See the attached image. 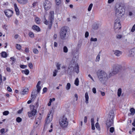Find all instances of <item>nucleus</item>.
Returning <instances> with one entry per match:
<instances>
[{
  "mask_svg": "<svg viewBox=\"0 0 135 135\" xmlns=\"http://www.w3.org/2000/svg\"><path fill=\"white\" fill-rule=\"evenodd\" d=\"M68 28L66 26L62 27L59 32L60 37L62 40L68 39L69 36Z\"/></svg>",
  "mask_w": 135,
  "mask_h": 135,
  "instance_id": "1",
  "label": "nucleus"
},
{
  "mask_svg": "<svg viewBox=\"0 0 135 135\" xmlns=\"http://www.w3.org/2000/svg\"><path fill=\"white\" fill-rule=\"evenodd\" d=\"M97 74L99 79L102 83H104V81L108 79L107 74L103 70H98Z\"/></svg>",
  "mask_w": 135,
  "mask_h": 135,
  "instance_id": "2",
  "label": "nucleus"
},
{
  "mask_svg": "<svg viewBox=\"0 0 135 135\" xmlns=\"http://www.w3.org/2000/svg\"><path fill=\"white\" fill-rule=\"evenodd\" d=\"M122 68L120 65L117 64H114L112 66L113 71L109 74V77L118 73L121 70Z\"/></svg>",
  "mask_w": 135,
  "mask_h": 135,
  "instance_id": "3",
  "label": "nucleus"
},
{
  "mask_svg": "<svg viewBox=\"0 0 135 135\" xmlns=\"http://www.w3.org/2000/svg\"><path fill=\"white\" fill-rule=\"evenodd\" d=\"M115 12L116 16L118 18H120L124 15L125 9L123 7L119 6L116 8Z\"/></svg>",
  "mask_w": 135,
  "mask_h": 135,
  "instance_id": "4",
  "label": "nucleus"
},
{
  "mask_svg": "<svg viewBox=\"0 0 135 135\" xmlns=\"http://www.w3.org/2000/svg\"><path fill=\"white\" fill-rule=\"evenodd\" d=\"M114 116L113 111L111 110L110 111L109 116L108 118L106 121V125L108 128L112 126L113 124V119Z\"/></svg>",
  "mask_w": 135,
  "mask_h": 135,
  "instance_id": "5",
  "label": "nucleus"
},
{
  "mask_svg": "<svg viewBox=\"0 0 135 135\" xmlns=\"http://www.w3.org/2000/svg\"><path fill=\"white\" fill-rule=\"evenodd\" d=\"M76 54V55L75 54V55H74L72 60L71 61V64L73 63L75 64V67L74 68V71H75L77 73H78L79 72V67L78 64H76V62L78 57V56L77 53Z\"/></svg>",
  "mask_w": 135,
  "mask_h": 135,
  "instance_id": "6",
  "label": "nucleus"
},
{
  "mask_svg": "<svg viewBox=\"0 0 135 135\" xmlns=\"http://www.w3.org/2000/svg\"><path fill=\"white\" fill-rule=\"evenodd\" d=\"M67 118L64 116L60 120L59 123L60 126L62 128H64L67 127L68 125V123L67 120Z\"/></svg>",
  "mask_w": 135,
  "mask_h": 135,
  "instance_id": "7",
  "label": "nucleus"
},
{
  "mask_svg": "<svg viewBox=\"0 0 135 135\" xmlns=\"http://www.w3.org/2000/svg\"><path fill=\"white\" fill-rule=\"evenodd\" d=\"M51 3L49 1L45 0L43 3V5L45 9L48 10L50 9L51 6Z\"/></svg>",
  "mask_w": 135,
  "mask_h": 135,
  "instance_id": "8",
  "label": "nucleus"
},
{
  "mask_svg": "<svg viewBox=\"0 0 135 135\" xmlns=\"http://www.w3.org/2000/svg\"><path fill=\"white\" fill-rule=\"evenodd\" d=\"M53 115L51 113L48 114L47 116L46 120V123L47 124L49 123L52 120Z\"/></svg>",
  "mask_w": 135,
  "mask_h": 135,
  "instance_id": "9",
  "label": "nucleus"
},
{
  "mask_svg": "<svg viewBox=\"0 0 135 135\" xmlns=\"http://www.w3.org/2000/svg\"><path fill=\"white\" fill-rule=\"evenodd\" d=\"M30 106L31 107H32L33 109L31 112H28V115L29 117H30L32 115H35L36 113L37 112L36 110L34 109L35 106L33 105H30Z\"/></svg>",
  "mask_w": 135,
  "mask_h": 135,
  "instance_id": "10",
  "label": "nucleus"
},
{
  "mask_svg": "<svg viewBox=\"0 0 135 135\" xmlns=\"http://www.w3.org/2000/svg\"><path fill=\"white\" fill-rule=\"evenodd\" d=\"M74 71V64H70L67 70V73L68 74L71 75Z\"/></svg>",
  "mask_w": 135,
  "mask_h": 135,
  "instance_id": "11",
  "label": "nucleus"
},
{
  "mask_svg": "<svg viewBox=\"0 0 135 135\" xmlns=\"http://www.w3.org/2000/svg\"><path fill=\"white\" fill-rule=\"evenodd\" d=\"M54 17V12L53 11H51L49 13V19L50 20V23L51 24L52 21H53Z\"/></svg>",
  "mask_w": 135,
  "mask_h": 135,
  "instance_id": "12",
  "label": "nucleus"
},
{
  "mask_svg": "<svg viewBox=\"0 0 135 135\" xmlns=\"http://www.w3.org/2000/svg\"><path fill=\"white\" fill-rule=\"evenodd\" d=\"M135 55V48L131 49L129 51L128 55V56L131 57H134Z\"/></svg>",
  "mask_w": 135,
  "mask_h": 135,
  "instance_id": "13",
  "label": "nucleus"
},
{
  "mask_svg": "<svg viewBox=\"0 0 135 135\" xmlns=\"http://www.w3.org/2000/svg\"><path fill=\"white\" fill-rule=\"evenodd\" d=\"M6 15L8 17H11L13 13V11L10 10H7L4 12Z\"/></svg>",
  "mask_w": 135,
  "mask_h": 135,
  "instance_id": "14",
  "label": "nucleus"
},
{
  "mask_svg": "<svg viewBox=\"0 0 135 135\" xmlns=\"http://www.w3.org/2000/svg\"><path fill=\"white\" fill-rule=\"evenodd\" d=\"M114 54L117 56H119L122 54V52L118 50H113Z\"/></svg>",
  "mask_w": 135,
  "mask_h": 135,
  "instance_id": "15",
  "label": "nucleus"
},
{
  "mask_svg": "<svg viewBox=\"0 0 135 135\" xmlns=\"http://www.w3.org/2000/svg\"><path fill=\"white\" fill-rule=\"evenodd\" d=\"M38 93L37 92L36 89L33 90L31 93V97L32 98L31 100L34 98H35L37 96V93Z\"/></svg>",
  "mask_w": 135,
  "mask_h": 135,
  "instance_id": "16",
  "label": "nucleus"
},
{
  "mask_svg": "<svg viewBox=\"0 0 135 135\" xmlns=\"http://www.w3.org/2000/svg\"><path fill=\"white\" fill-rule=\"evenodd\" d=\"M28 91V88H26L25 89H23L21 91L20 93L21 94L24 95L26 94H27Z\"/></svg>",
  "mask_w": 135,
  "mask_h": 135,
  "instance_id": "17",
  "label": "nucleus"
},
{
  "mask_svg": "<svg viewBox=\"0 0 135 135\" xmlns=\"http://www.w3.org/2000/svg\"><path fill=\"white\" fill-rule=\"evenodd\" d=\"M15 11L16 13V14L17 15H20V11L19 10L16 4L15 3L14 4Z\"/></svg>",
  "mask_w": 135,
  "mask_h": 135,
  "instance_id": "18",
  "label": "nucleus"
},
{
  "mask_svg": "<svg viewBox=\"0 0 135 135\" xmlns=\"http://www.w3.org/2000/svg\"><path fill=\"white\" fill-rule=\"evenodd\" d=\"M20 3L22 4H25L28 2V0H17Z\"/></svg>",
  "mask_w": 135,
  "mask_h": 135,
  "instance_id": "19",
  "label": "nucleus"
},
{
  "mask_svg": "<svg viewBox=\"0 0 135 135\" xmlns=\"http://www.w3.org/2000/svg\"><path fill=\"white\" fill-rule=\"evenodd\" d=\"M121 27V26L120 23L114 24V28L115 29H120Z\"/></svg>",
  "mask_w": 135,
  "mask_h": 135,
  "instance_id": "20",
  "label": "nucleus"
},
{
  "mask_svg": "<svg viewBox=\"0 0 135 135\" xmlns=\"http://www.w3.org/2000/svg\"><path fill=\"white\" fill-rule=\"evenodd\" d=\"M32 28L37 31H40V28L37 26L34 25L32 27Z\"/></svg>",
  "mask_w": 135,
  "mask_h": 135,
  "instance_id": "21",
  "label": "nucleus"
},
{
  "mask_svg": "<svg viewBox=\"0 0 135 135\" xmlns=\"http://www.w3.org/2000/svg\"><path fill=\"white\" fill-rule=\"evenodd\" d=\"M81 44L80 42H79L77 44L76 48V52H78L80 48L81 47Z\"/></svg>",
  "mask_w": 135,
  "mask_h": 135,
  "instance_id": "22",
  "label": "nucleus"
},
{
  "mask_svg": "<svg viewBox=\"0 0 135 135\" xmlns=\"http://www.w3.org/2000/svg\"><path fill=\"white\" fill-rule=\"evenodd\" d=\"M35 20L37 24H40V23L41 20L39 18L36 17L35 18Z\"/></svg>",
  "mask_w": 135,
  "mask_h": 135,
  "instance_id": "23",
  "label": "nucleus"
},
{
  "mask_svg": "<svg viewBox=\"0 0 135 135\" xmlns=\"http://www.w3.org/2000/svg\"><path fill=\"white\" fill-rule=\"evenodd\" d=\"M85 102L86 103H88L89 96L88 93L87 92L86 93L85 95Z\"/></svg>",
  "mask_w": 135,
  "mask_h": 135,
  "instance_id": "24",
  "label": "nucleus"
},
{
  "mask_svg": "<svg viewBox=\"0 0 135 135\" xmlns=\"http://www.w3.org/2000/svg\"><path fill=\"white\" fill-rule=\"evenodd\" d=\"M122 93V89L120 88H119L118 90L117 95L118 97L120 96Z\"/></svg>",
  "mask_w": 135,
  "mask_h": 135,
  "instance_id": "25",
  "label": "nucleus"
},
{
  "mask_svg": "<svg viewBox=\"0 0 135 135\" xmlns=\"http://www.w3.org/2000/svg\"><path fill=\"white\" fill-rule=\"evenodd\" d=\"M23 73H24L26 75H28L29 73V71L27 69H26L25 70H23L22 71Z\"/></svg>",
  "mask_w": 135,
  "mask_h": 135,
  "instance_id": "26",
  "label": "nucleus"
},
{
  "mask_svg": "<svg viewBox=\"0 0 135 135\" xmlns=\"http://www.w3.org/2000/svg\"><path fill=\"white\" fill-rule=\"evenodd\" d=\"M79 80L78 78H76L74 84L77 86L79 85Z\"/></svg>",
  "mask_w": 135,
  "mask_h": 135,
  "instance_id": "27",
  "label": "nucleus"
},
{
  "mask_svg": "<svg viewBox=\"0 0 135 135\" xmlns=\"http://www.w3.org/2000/svg\"><path fill=\"white\" fill-rule=\"evenodd\" d=\"M1 55L4 57H7V53L5 52H2L1 53Z\"/></svg>",
  "mask_w": 135,
  "mask_h": 135,
  "instance_id": "28",
  "label": "nucleus"
},
{
  "mask_svg": "<svg viewBox=\"0 0 135 135\" xmlns=\"http://www.w3.org/2000/svg\"><path fill=\"white\" fill-rule=\"evenodd\" d=\"M95 127L96 128L99 130L100 131V128L99 126V123L98 122L97 123L95 124Z\"/></svg>",
  "mask_w": 135,
  "mask_h": 135,
  "instance_id": "29",
  "label": "nucleus"
},
{
  "mask_svg": "<svg viewBox=\"0 0 135 135\" xmlns=\"http://www.w3.org/2000/svg\"><path fill=\"white\" fill-rule=\"evenodd\" d=\"M130 111L131 112V114L133 115L135 113V110L133 108H131L130 109Z\"/></svg>",
  "mask_w": 135,
  "mask_h": 135,
  "instance_id": "30",
  "label": "nucleus"
},
{
  "mask_svg": "<svg viewBox=\"0 0 135 135\" xmlns=\"http://www.w3.org/2000/svg\"><path fill=\"white\" fill-rule=\"evenodd\" d=\"M63 51L65 53H67L68 52V49L66 46H64L63 47Z\"/></svg>",
  "mask_w": 135,
  "mask_h": 135,
  "instance_id": "31",
  "label": "nucleus"
},
{
  "mask_svg": "<svg viewBox=\"0 0 135 135\" xmlns=\"http://www.w3.org/2000/svg\"><path fill=\"white\" fill-rule=\"evenodd\" d=\"M33 50V53L35 54H37L39 52L38 51L36 48L34 49Z\"/></svg>",
  "mask_w": 135,
  "mask_h": 135,
  "instance_id": "32",
  "label": "nucleus"
},
{
  "mask_svg": "<svg viewBox=\"0 0 135 135\" xmlns=\"http://www.w3.org/2000/svg\"><path fill=\"white\" fill-rule=\"evenodd\" d=\"M98 25L97 24L94 25L93 27V29L94 30H97L98 28Z\"/></svg>",
  "mask_w": 135,
  "mask_h": 135,
  "instance_id": "33",
  "label": "nucleus"
},
{
  "mask_svg": "<svg viewBox=\"0 0 135 135\" xmlns=\"http://www.w3.org/2000/svg\"><path fill=\"white\" fill-rule=\"evenodd\" d=\"M93 4L92 3H91L89 5V7L88 8V11H91V8L93 7Z\"/></svg>",
  "mask_w": 135,
  "mask_h": 135,
  "instance_id": "34",
  "label": "nucleus"
},
{
  "mask_svg": "<svg viewBox=\"0 0 135 135\" xmlns=\"http://www.w3.org/2000/svg\"><path fill=\"white\" fill-rule=\"evenodd\" d=\"M71 85L69 83H68L67 84L66 86V89L67 90H69L70 87Z\"/></svg>",
  "mask_w": 135,
  "mask_h": 135,
  "instance_id": "35",
  "label": "nucleus"
},
{
  "mask_svg": "<svg viewBox=\"0 0 135 135\" xmlns=\"http://www.w3.org/2000/svg\"><path fill=\"white\" fill-rule=\"evenodd\" d=\"M120 21L119 18L116 19L115 21L114 24H119L120 23Z\"/></svg>",
  "mask_w": 135,
  "mask_h": 135,
  "instance_id": "36",
  "label": "nucleus"
},
{
  "mask_svg": "<svg viewBox=\"0 0 135 135\" xmlns=\"http://www.w3.org/2000/svg\"><path fill=\"white\" fill-rule=\"evenodd\" d=\"M100 54H99L97 55L96 59V61H99L100 59Z\"/></svg>",
  "mask_w": 135,
  "mask_h": 135,
  "instance_id": "37",
  "label": "nucleus"
},
{
  "mask_svg": "<svg viewBox=\"0 0 135 135\" xmlns=\"http://www.w3.org/2000/svg\"><path fill=\"white\" fill-rule=\"evenodd\" d=\"M16 49L18 50H20L21 48V45L18 44H16Z\"/></svg>",
  "mask_w": 135,
  "mask_h": 135,
  "instance_id": "38",
  "label": "nucleus"
},
{
  "mask_svg": "<svg viewBox=\"0 0 135 135\" xmlns=\"http://www.w3.org/2000/svg\"><path fill=\"white\" fill-rule=\"evenodd\" d=\"M29 36L31 38H33L34 37L33 33L32 32H30L29 33Z\"/></svg>",
  "mask_w": 135,
  "mask_h": 135,
  "instance_id": "39",
  "label": "nucleus"
},
{
  "mask_svg": "<svg viewBox=\"0 0 135 135\" xmlns=\"http://www.w3.org/2000/svg\"><path fill=\"white\" fill-rule=\"evenodd\" d=\"M16 120L17 122L20 123L22 121V119L20 117H18L17 118Z\"/></svg>",
  "mask_w": 135,
  "mask_h": 135,
  "instance_id": "40",
  "label": "nucleus"
},
{
  "mask_svg": "<svg viewBox=\"0 0 135 135\" xmlns=\"http://www.w3.org/2000/svg\"><path fill=\"white\" fill-rule=\"evenodd\" d=\"M9 113V112L8 111H5L3 113V114L5 115H8Z\"/></svg>",
  "mask_w": 135,
  "mask_h": 135,
  "instance_id": "41",
  "label": "nucleus"
},
{
  "mask_svg": "<svg viewBox=\"0 0 135 135\" xmlns=\"http://www.w3.org/2000/svg\"><path fill=\"white\" fill-rule=\"evenodd\" d=\"M28 66L30 69H33V65L31 63H29L28 64Z\"/></svg>",
  "mask_w": 135,
  "mask_h": 135,
  "instance_id": "42",
  "label": "nucleus"
},
{
  "mask_svg": "<svg viewBox=\"0 0 135 135\" xmlns=\"http://www.w3.org/2000/svg\"><path fill=\"white\" fill-rule=\"evenodd\" d=\"M56 3L57 5H59L61 2V0H55Z\"/></svg>",
  "mask_w": 135,
  "mask_h": 135,
  "instance_id": "43",
  "label": "nucleus"
},
{
  "mask_svg": "<svg viewBox=\"0 0 135 135\" xmlns=\"http://www.w3.org/2000/svg\"><path fill=\"white\" fill-rule=\"evenodd\" d=\"M45 21L44 22V23L46 25H47L48 24L50 23V20H49V21H48L46 19V18H45Z\"/></svg>",
  "mask_w": 135,
  "mask_h": 135,
  "instance_id": "44",
  "label": "nucleus"
},
{
  "mask_svg": "<svg viewBox=\"0 0 135 135\" xmlns=\"http://www.w3.org/2000/svg\"><path fill=\"white\" fill-rule=\"evenodd\" d=\"M58 70H55L53 72V76H55L56 75V73L57 72Z\"/></svg>",
  "mask_w": 135,
  "mask_h": 135,
  "instance_id": "45",
  "label": "nucleus"
},
{
  "mask_svg": "<svg viewBox=\"0 0 135 135\" xmlns=\"http://www.w3.org/2000/svg\"><path fill=\"white\" fill-rule=\"evenodd\" d=\"M90 40L91 41H97V39L96 38H93L92 37H91L90 38Z\"/></svg>",
  "mask_w": 135,
  "mask_h": 135,
  "instance_id": "46",
  "label": "nucleus"
},
{
  "mask_svg": "<svg viewBox=\"0 0 135 135\" xmlns=\"http://www.w3.org/2000/svg\"><path fill=\"white\" fill-rule=\"evenodd\" d=\"M114 128L113 127H111L110 128V131L111 133H113L114 131Z\"/></svg>",
  "mask_w": 135,
  "mask_h": 135,
  "instance_id": "47",
  "label": "nucleus"
},
{
  "mask_svg": "<svg viewBox=\"0 0 135 135\" xmlns=\"http://www.w3.org/2000/svg\"><path fill=\"white\" fill-rule=\"evenodd\" d=\"M37 119H36V125H36V127H37L38 126L39 124L40 123V122L39 121V120H37Z\"/></svg>",
  "mask_w": 135,
  "mask_h": 135,
  "instance_id": "48",
  "label": "nucleus"
},
{
  "mask_svg": "<svg viewBox=\"0 0 135 135\" xmlns=\"http://www.w3.org/2000/svg\"><path fill=\"white\" fill-rule=\"evenodd\" d=\"M56 66L58 70L60 69V64L57 63L56 65Z\"/></svg>",
  "mask_w": 135,
  "mask_h": 135,
  "instance_id": "49",
  "label": "nucleus"
},
{
  "mask_svg": "<svg viewBox=\"0 0 135 135\" xmlns=\"http://www.w3.org/2000/svg\"><path fill=\"white\" fill-rule=\"evenodd\" d=\"M37 88V93H39L41 89V86H36Z\"/></svg>",
  "mask_w": 135,
  "mask_h": 135,
  "instance_id": "50",
  "label": "nucleus"
},
{
  "mask_svg": "<svg viewBox=\"0 0 135 135\" xmlns=\"http://www.w3.org/2000/svg\"><path fill=\"white\" fill-rule=\"evenodd\" d=\"M52 102V100L51 99H50V101H49V103L48 104V105L49 106H50L51 105V103Z\"/></svg>",
  "mask_w": 135,
  "mask_h": 135,
  "instance_id": "51",
  "label": "nucleus"
},
{
  "mask_svg": "<svg viewBox=\"0 0 135 135\" xmlns=\"http://www.w3.org/2000/svg\"><path fill=\"white\" fill-rule=\"evenodd\" d=\"M134 31H135V24L133 26L131 30V31L133 32Z\"/></svg>",
  "mask_w": 135,
  "mask_h": 135,
  "instance_id": "52",
  "label": "nucleus"
},
{
  "mask_svg": "<svg viewBox=\"0 0 135 135\" xmlns=\"http://www.w3.org/2000/svg\"><path fill=\"white\" fill-rule=\"evenodd\" d=\"M27 67V65H21L20 66V68L22 69H24L26 68Z\"/></svg>",
  "mask_w": 135,
  "mask_h": 135,
  "instance_id": "53",
  "label": "nucleus"
},
{
  "mask_svg": "<svg viewBox=\"0 0 135 135\" xmlns=\"http://www.w3.org/2000/svg\"><path fill=\"white\" fill-rule=\"evenodd\" d=\"M89 35V33L88 32L86 31L85 32V37L86 38L87 37H88Z\"/></svg>",
  "mask_w": 135,
  "mask_h": 135,
  "instance_id": "54",
  "label": "nucleus"
},
{
  "mask_svg": "<svg viewBox=\"0 0 135 135\" xmlns=\"http://www.w3.org/2000/svg\"><path fill=\"white\" fill-rule=\"evenodd\" d=\"M47 91V89L46 88H43V93H42L43 94L44 93H45Z\"/></svg>",
  "mask_w": 135,
  "mask_h": 135,
  "instance_id": "55",
  "label": "nucleus"
},
{
  "mask_svg": "<svg viewBox=\"0 0 135 135\" xmlns=\"http://www.w3.org/2000/svg\"><path fill=\"white\" fill-rule=\"evenodd\" d=\"M122 37V36L121 35H118L117 36V38L120 39Z\"/></svg>",
  "mask_w": 135,
  "mask_h": 135,
  "instance_id": "56",
  "label": "nucleus"
},
{
  "mask_svg": "<svg viewBox=\"0 0 135 135\" xmlns=\"http://www.w3.org/2000/svg\"><path fill=\"white\" fill-rule=\"evenodd\" d=\"M7 89L8 91L9 92H11L12 91V89L9 86H8Z\"/></svg>",
  "mask_w": 135,
  "mask_h": 135,
  "instance_id": "57",
  "label": "nucleus"
},
{
  "mask_svg": "<svg viewBox=\"0 0 135 135\" xmlns=\"http://www.w3.org/2000/svg\"><path fill=\"white\" fill-rule=\"evenodd\" d=\"M92 91L95 94L96 93V89L95 88H93L92 89Z\"/></svg>",
  "mask_w": 135,
  "mask_h": 135,
  "instance_id": "58",
  "label": "nucleus"
},
{
  "mask_svg": "<svg viewBox=\"0 0 135 135\" xmlns=\"http://www.w3.org/2000/svg\"><path fill=\"white\" fill-rule=\"evenodd\" d=\"M91 124H94V119L93 118H92L91 120Z\"/></svg>",
  "mask_w": 135,
  "mask_h": 135,
  "instance_id": "59",
  "label": "nucleus"
},
{
  "mask_svg": "<svg viewBox=\"0 0 135 135\" xmlns=\"http://www.w3.org/2000/svg\"><path fill=\"white\" fill-rule=\"evenodd\" d=\"M15 23L17 25H18V21L17 19H16L15 20Z\"/></svg>",
  "mask_w": 135,
  "mask_h": 135,
  "instance_id": "60",
  "label": "nucleus"
},
{
  "mask_svg": "<svg viewBox=\"0 0 135 135\" xmlns=\"http://www.w3.org/2000/svg\"><path fill=\"white\" fill-rule=\"evenodd\" d=\"M6 70L8 72H11V69L9 68V67L7 68H6Z\"/></svg>",
  "mask_w": 135,
  "mask_h": 135,
  "instance_id": "61",
  "label": "nucleus"
},
{
  "mask_svg": "<svg viewBox=\"0 0 135 135\" xmlns=\"http://www.w3.org/2000/svg\"><path fill=\"white\" fill-rule=\"evenodd\" d=\"M36 119H37V120H39V121L40 122V120H41V119H42V117L41 116H40L38 117V118H37Z\"/></svg>",
  "mask_w": 135,
  "mask_h": 135,
  "instance_id": "62",
  "label": "nucleus"
},
{
  "mask_svg": "<svg viewBox=\"0 0 135 135\" xmlns=\"http://www.w3.org/2000/svg\"><path fill=\"white\" fill-rule=\"evenodd\" d=\"M5 130L4 128L1 129L0 130V132L2 133H3L4 131Z\"/></svg>",
  "mask_w": 135,
  "mask_h": 135,
  "instance_id": "63",
  "label": "nucleus"
},
{
  "mask_svg": "<svg viewBox=\"0 0 135 135\" xmlns=\"http://www.w3.org/2000/svg\"><path fill=\"white\" fill-rule=\"evenodd\" d=\"M132 125L133 126L135 127V118L133 122L132 123Z\"/></svg>",
  "mask_w": 135,
  "mask_h": 135,
  "instance_id": "64",
  "label": "nucleus"
}]
</instances>
